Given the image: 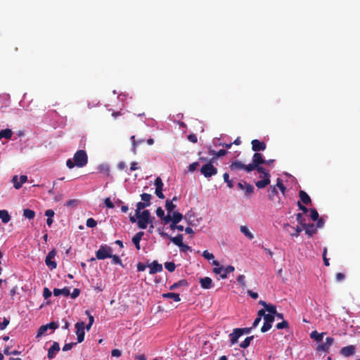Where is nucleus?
I'll return each instance as SVG.
<instances>
[{
	"label": "nucleus",
	"instance_id": "393cba45",
	"mask_svg": "<svg viewBox=\"0 0 360 360\" xmlns=\"http://www.w3.org/2000/svg\"><path fill=\"white\" fill-rule=\"evenodd\" d=\"M143 235L144 232L139 231L137 233H136L132 238V243L134 244L137 250H140V241Z\"/></svg>",
	"mask_w": 360,
	"mask_h": 360
},
{
	"label": "nucleus",
	"instance_id": "4d7b16f0",
	"mask_svg": "<svg viewBox=\"0 0 360 360\" xmlns=\"http://www.w3.org/2000/svg\"><path fill=\"white\" fill-rule=\"evenodd\" d=\"M9 324V320L4 317L3 321L0 323V330H4L7 326Z\"/></svg>",
	"mask_w": 360,
	"mask_h": 360
},
{
	"label": "nucleus",
	"instance_id": "09e8293b",
	"mask_svg": "<svg viewBox=\"0 0 360 360\" xmlns=\"http://www.w3.org/2000/svg\"><path fill=\"white\" fill-rule=\"evenodd\" d=\"M265 309L269 312L268 314H272L274 316L275 314H276L277 311L276 306L271 304H269Z\"/></svg>",
	"mask_w": 360,
	"mask_h": 360
},
{
	"label": "nucleus",
	"instance_id": "7ed1b4c3",
	"mask_svg": "<svg viewBox=\"0 0 360 360\" xmlns=\"http://www.w3.org/2000/svg\"><path fill=\"white\" fill-rule=\"evenodd\" d=\"M112 249L107 245H102L99 249L96 252V257L98 259L103 260L111 257Z\"/></svg>",
	"mask_w": 360,
	"mask_h": 360
},
{
	"label": "nucleus",
	"instance_id": "423d86ee",
	"mask_svg": "<svg viewBox=\"0 0 360 360\" xmlns=\"http://www.w3.org/2000/svg\"><path fill=\"white\" fill-rule=\"evenodd\" d=\"M238 188L244 191L245 195L248 198L250 197L254 192V187L251 184L245 181L238 183Z\"/></svg>",
	"mask_w": 360,
	"mask_h": 360
},
{
	"label": "nucleus",
	"instance_id": "f03ea898",
	"mask_svg": "<svg viewBox=\"0 0 360 360\" xmlns=\"http://www.w3.org/2000/svg\"><path fill=\"white\" fill-rule=\"evenodd\" d=\"M73 160L77 167H84L88 162V157L86 151L84 150H77L74 155Z\"/></svg>",
	"mask_w": 360,
	"mask_h": 360
},
{
	"label": "nucleus",
	"instance_id": "f8f14e48",
	"mask_svg": "<svg viewBox=\"0 0 360 360\" xmlns=\"http://www.w3.org/2000/svg\"><path fill=\"white\" fill-rule=\"evenodd\" d=\"M284 229L285 231L289 233L292 237H297L304 229L300 228L299 226L294 228L290 224H284Z\"/></svg>",
	"mask_w": 360,
	"mask_h": 360
},
{
	"label": "nucleus",
	"instance_id": "473e14b6",
	"mask_svg": "<svg viewBox=\"0 0 360 360\" xmlns=\"http://www.w3.org/2000/svg\"><path fill=\"white\" fill-rule=\"evenodd\" d=\"M13 135V131L10 129H6L0 131V139L4 138L9 139Z\"/></svg>",
	"mask_w": 360,
	"mask_h": 360
},
{
	"label": "nucleus",
	"instance_id": "dca6fc26",
	"mask_svg": "<svg viewBox=\"0 0 360 360\" xmlns=\"http://www.w3.org/2000/svg\"><path fill=\"white\" fill-rule=\"evenodd\" d=\"M27 181V176L26 175H21L19 181L18 176H14L12 179L13 186L16 189L21 188L22 185Z\"/></svg>",
	"mask_w": 360,
	"mask_h": 360
},
{
	"label": "nucleus",
	"instance_id": "9b49d317",
	"mask_svg": "<svg viewBox=\"0 0 360 360\" xmlns=\"http://www.w3.org/2000/svg\"><path fill=\"white\" fill-rule=\"evenodd\" d=\"M154 184L155 186V195L160 199H164L165 195L162 193L163 190V183L160 177H157L155 180Z\"/></svg>",
	"mask_w": 360,
	"mask_h": 360
},
{
	"label": "nucleus",
	"instance_id": "774afa93",
	"mask_svg": "<svg viewBox=\"0 0 360 360\" xmlns=\"http://www.w3.org/2000/svg\"><path fill=\"white\" fill-rule=\"evenodd\" d=\"M43 296L44 299H48L51 296V292L48 288H44Z\"/></svg>",
	"mask_w": 360,
	"mask_h": 360
},
{
	"label": "nucleus",
	"instance_id": "4c0bfd02",
	"mask_svg": "<svg viewBox=\"0 0 360 360\" xmlns=\"http://www.w3.org/2000/svg\"><path fill=\"white\" fill-rule=\"evenodd\" d=\"M176 207V205H174L172 201L170 200H167L165 202V208L169 213H171L174 208Z\"/></svg>",
	"mask_w": 360,
	"mask_h": 360
},
{
	"label": "nucleus",
	"instance_id": "bb28decb",
	"mask_svg": "<svg viewBox=\"0 0 360 360\" xmlns=\"http://www.w3.org/2000/svg\"><path fill=\"white\" fill-rule=\"evenodd\" d=\"M188 215V214H186L185 216H183L182 214L179 212H174L172 214V222H174V224H178L182 220L183 218L187 220Z\"/></svg>",
	"mask_w": 360,
	"mask_h": 360
},
{
	"label": "nucleus",
	"instance_id": "f257e3e1",
	"mask_svg": "<svg viewBox=\"0 0 360 360\" xmlns=\"http://www.w3.org/2000/svg\"><path fill=\"white\" fill-rule=\"evenodd\" d=\"M136 217L138 218V226L141 229H146L148 224L151 223L150 213L149 210H143L139 214H136Z\"/></svg>",
	"mask_w": 360,
	"mask_h": 360
},
{
	"label": "nucleus",
	"instance_id": "69168bd1",
	"mask_svg": "<svg viewBox=\"0 0 360 360\" xmlns=\"http://www.w3.org/2000/svg\"><path fill=\"white\" fill-rule=\"evenodd\" d=\"M77 200H69L66 202L65 205L67 207H75L77 205Z\"/></svg>",
	"mask_w": 360,
	"mask_h": 360
},
{
	"label": "nucleus",
	"instance_id": "603ef678",
	"mask_svg": "<svg viewBox=\"0 0 360 360\" xmlns=\"http://www.w3.org/2000/svg\"><path fill=\"white\" fill-rule=\"evenodd\" d=\"M271 326H272L271 323L264 322L263 326L261 328V332L262 333L267 332L269 330L271 329Z\"/></svg>",
	"mask_w": 360,
	"mask_h": 360
},
{
	"label": "nucleus",
	"instance_id": "7c9ffc66",
	"mask_svg": "<svg viewBox=\"0 0 360 360\" xmlns=\"http://www.w3.org/2000/svg\"><path fill=\"white\" fill-rule=\"evenodd\" d=\"M163 298H170L173 299L175 302H179L181 300L179 294L174 293V292H167L162 294Z\"/></svg>",
	"mask_w": 360,
	"mask_h": 360
},
{
	"label": "nucleus",
	"instance_id": "c756f323",
	"mask_svg": "<svg viewBox=\"0 0 360 360\" xmlns=\"http://www.w3.org/2000/svg\"><path fill=\"white\" fill-rule=\"evenodd\" d=\"M0 219H1L2 222L4 224L8 223L11 220V216L9 215L8 212L6 210H0Z\"/></svg>",
	"mask_w": 360,
	"mask_h": 360
},
{
	"label": "nucleus",
	"instance_id": "e433bc0d",
	"mask_svg": "<svg viewBox=\"0 0 360 360\" xmlns=\"http://www.w3.org/2000/svg\"><path fill=\"white\" fill-rule=\"evenodd\" d=\"M254 339V335L247 337L244 341L240 344V347L242 348H247L250 346V342Z\"/></svg>",
	"mask_w": 360,
	"mask_h": 360
},
{
	"label": "nucleus",
	"instance_id": "b1692460",
	"mask_svg": "<svg viewBox=\"0 0 360 360\" xmlns=\"http://www.w3.org/2000/svg\"><path fill=\"white\" fill-rule=\"evenodd\" d=\"M278 191L275 186H271L268 190V198L271 200H275V197H277L278 201H280V198L278 196Z\"/></svg>",
	"mask_w": 360,
	"mask_h": 360
},
{
	"label": "nucleus",
	"instance_id": "5fc2aeb1",
	"mask_svg": "<svg viewBox=\"0 0 360 360\" xmlns=\"http://www.w3.org/2000/svg\"><path fill=\"white\" fill-rule=\"evenodd\" d=\"M296 220L302 226H303L305 224L304 223V217H303L302 213H297L296 214Z\"/></svg>",
	"mask_w": 360,
	"mask_h": 360
},
{
	"label": "nucleus",
	"instance_id": "de8ad7c7",
	"mask_svg": "<svg viewBox=\"0 0 360 360\" xmlns=\"http://www.w3.org/2000/svg\"><path fill=\"white\" fill-rule=\"evenodd\" d=\"M210 153L211 155H216L217 157H221V156L225 155L227 153V151L224 149H221L218 152H216L215 150H210Z\"/></svg>",
	"mask_w": 360,
	"mask_h": 360
},
{
	"label": "nucleus",
	"instance_id": "f704fd0d",
	"mask_svg": "<svg viewBox=\"0 0 360 360\" xmlns=\"http://www.w3.org/2000/svg\"><path fill=\"white\" fill-rule=\"evenodd\" d=\"M324 333H318L317 331L314 330V331H312L310 334V337L311 338H314L316 341L317 342H320L322 340L323 338V335H324Z\"/></svg>",
	"mask_w": 360,
	"mask_h": 360
},
{
	"label": "nucleus",
	"instance_id": "49530a36",
	"mask_svg": "<svg viewBox=\"0 0 360 360\" xmlns=\"http://www.w3.org/2000/svg\"><path fill=\"white\" fill-rule=\"evenodd\" d=\"M151 195L148 193H143L141 195V198L145 203H149L150 205Z\"/></svg>",
	"mask_w": 360,
	"mask_h": 360
},
{
	"label": "nucleus",
	"instance_id": "aec40b11",
	"mask_svg": "<svg viewBox=\"0 0 360 360\" xmlns=\"http://www.w3.org/2000/svg\"><path fill=\"white\" fill-rule=\"evenodd\" d=\"M229 167H230V169L231 170H241V169H244L246 172H248V165H245L243 163H242L241 162L238 161V160H236V161L233 162L230 165Z\"/></svg>",
	"mask_w": 360,
	"mask_h": 360
},
{
	"label": "nucleus",
	"instance_id": "a18cd8bd",
	"mask_svg": "<svg viewBox=\"0 0 360 360\" xmlns=\"http://www.w3.org/2000/svg\"><path fill=\"white\" fill-rule=\"evenodd\" d=\"M310 212V217L313 221H316L319 219V213L315 208H311L309 210Z\"/></svg>",
	"mask_w": 360,
	"mask_h": 360
},
{
	"label": "nucleus",
	"instance_id": "412c9836",
	"mask_svg": "<svg viewBox=\"0 0 360 360\" xmlns=\"http://www.w3.org/2000/svg\"><path fill=\"white\" fill-rule=\"evenodd\" d=\"M241 335V331L239 328L233 329V332L229 335L231 345H235Z\"/></svg>",
	"mask_w": 360,
	"mask_h": 360
},
{
	"label": "nucleus",
	"instance_id": "4be33fe9",
	"mask_svg": "<svg viewBox=\"0 0 360 360\" xmlns=\"http://www.w3.org/2000/svg\"><path fill=\"white\" fill-rule=\"evenodd\" d=\"M302 227L304 229L306 234H307L309 237L312 236L316 233V227L313 224H304Z\"/></svg>",
	"mask_w": 360,
	"mask_h": 360
},
{
	"label": "nucleus",
	"instance_id": "2eb2a0df",
	"mask_svg": "<svg viewBox=\"0 0 360 360\" xmlns=\"http://www.w3.org/2000/svg\"><path fill=\"white\" fill-rule=\"evenodd\" d=\"M355 350L356 347L354 345H348L342 347L340 351V354L345 357H349L354 354Z\"/></svg>",
	"mask_w": 360,
	"mask_h": 360
},
{
	"label": "nucleus",
	"instance_id": "9d476101",
	"mask_svg": "<svg viewBox=\"0 0 360 360\" xmlns=\"http://www.w3.org/2000/svg\"><path fill=\"white\" fill-rule=\"evenodd\" d=\"M56 255V250H52L48 253V255L46 257L45 263L46 266L50 268L51 270L56 269L57 266L56 262L52 260L55 257Z\"/></svg>",
	"mask_w": 360,
	"mask_h": 360
},
{
	"label": "nucleus",
	"instance_id": "338daca9",
	"mask_svg": "<svg viewBox=\"0 0 360 360\" xmlns=\"http://www.w3.org/2000/svg\"><path fill=\"white\" fill-rule=\"evenodd\" d=\"M104 203L108 208H113L114 205L110 198H106L104 200Z\"/></svg>",
	"mask_w": 360,
	"mask_h": 360
},
{
	"label": "nucleus",
	"instance_id": "bf43d9fd",
	"mask_svg": "<svg viewBox=\"0 0 360 360\" xmlns=\"http://www.w3.org/2000/svg\"><path fill=\"white\" fill-rule=\"evenodd\" d=\"M181 252H186L187 251H192L191 247L188 246V245H186L183 243L180 247H179Z\"/></svg>",
	"mask_w": 360,
	"mask_h": 360
},
{
	"label": "nucleus",
	"instance_id": "c85d7f7f",
	"mask_svg": "<svg viewBox=\"0 0 360 360\" xmlns=\"http://www.w3.org/2000/svg\"><path fill=\"white\" fill-rule=\"evenodd\" d=\"M213 272L216 274H219L220 278L224 279L226 278V274L225 271V267L223 266L219 267H214L213 269Z\"/></svg>",
	"mask_w": 360,
	"mask_h": 360
},
{
	"label": "nucleus",
	"instance_id": "39448f33",
	"mask_svg": "<svg viewBox=\"0 0 360 360\" xmlns=\"http://www.w3.org/2000/svg\"><path fill=\"white\" fill-rule=\"evenodd\" d=\"M200 172L205 177L209 178L217 174V169L211 162H208L200 168Z\"/></svg>",
	"mask_w": 360,
	"mask_h": 360
},
{
	"label": "nucleus",
	"instance_id": "79ce46f5",
	"mask_svg": "<svg viewBox=\"0 0 360 360\" xmlns=\"http://www.w3.org/2000/svg\"><path fill=\"white\" fill-rule=\"evenodd\" d=\"M223 178L224 181L227 184V186L230 188L233 187V180L229 179V175L228 173H224L223 175Z\"/></svg>",
	"mask_w": 360,
	"mask_h": 360
},
{
	"label": "nucleus",
	"instance_id": "58836bf2",
	"mask_svg": "<svg viewBox=\"0 0 360 360\" xmlns=\"http://www.w3.org/2000/svg\"><path fill=\"white\" fill-rule=\"evenodd\" d=\"M98 170L101 173L105 174L106 176L110 175V168L106 165H102L98 167Z\"/></svg>",
	"mask_w": 360,
	"mask_h": 360
},
{
	"label": "nucleus",
	"instance_id": "6e6d98bb",
	"mask_svg": "<svg viewBox=\"0 0 360 360\" xmlns=\"http://www.w3.org/2000/svg\"><path fill=\"white\" fill-rule=\"evenodd\" d=\"M274 316L272 314H266L264 316V322L271 323L274 321Z\"/></svg>",
	"mask_w": 360,
	"mask_h": 360
},
{
	"label": "nucleus",
	"instance_id": "680f3d73",
	"mask_svg": "<svg viewBox=\"0 0 360 360\" xmlns=\"http://www.w3.org/2000/svg\"><path fill=\"white\" fill-rule=\"evenodd\" d=\"M4 353L6 354V355H11V354H13V355H18L20 354L19 352H18L17 350H13V351H11L9 350V348L8 347H6L4 349Z\"/></svg>",
	"mask_w": 360,
	"mask_h": 360
},
{
	"label": "nucleus",
	"instance_id": "2f4dec72",
	"mask_svg": "<svg viewBox=\"0 0 360 360\" xmlns=\"http://www.w3.org/2000/svg\"><path fill=\"white\" fill-rule=\"evenodd\" d=\"M188 283L186 279L179 280L178 282L174 283L169 287V290H172L181 286H188Z\"/></svg>",
	"mask_w": 360,
	"mask_h": 360
},
{
	"label": "nucleus",
	"instance_id": "cd10ccee",
	"mask_svg": "<svg viewBox=\"0 0 360 360\" xmlns=\"http://www.w3.org/2000/svg\"><path fill=\"white\" fill-rule=\"evenodd\" d=\"M299 196L304 204L309 205V203H311V198L305 191L302 190L300 191Z\"/></svg>",
	"mask_w": 360,
	"mask_h": 360
},
{
	"label": "nucleus",
	"instance_id": "c9c22d12",
	"mask_svg": "<svg viewBox=\"0 0 360 360\" xmlns=\"http://www.w3.org/2000/svg\"><path fill=\"white\" fill-rule=\"evenodd\" d=\"M23 216L29 219H32L35 217V212L30 209H25L23 210Z\"/></svg>",
	"mask_w": 360,
	"mask_h": 360
},
{
	"label": "nucleus",
	"instance_id": "864d4df0",
	"mask_svg": "<svg viewBox=\"0 0 360 360\" xmlns=\"http://www.w3.org/2000/svg\"><path fill=\"white\" fill-rule=\"evenodd\" d=\"M161 219H162L165 224H169L170 221L172 222V216H171L170 213L169 212L166 216L164 215V217Z\"/></svg>",
	"mask_w": 360,
	"mask_h": 360
},
{
	"label": "nucleus",
	"instance_id": "13d9d810",
	"mask_svg": "<svg viewBox=\"0 0 360 360\" xmlns=\"http://www.w3.org/2000/svg\"><path fill=\"white\" fill-rule=\"evenodd\" d=\"M77 345V342H70V343L65 344L63 347V351H64V352L69 351L73 347L74 345Z\"/></svg>",
	"mask_w": 360,
	"mask_h": 360
},
{
	"label": "nucleus",
	"instance_id": "0eeeda50",
	"mask_svg": "<svg viewBox=\"0 0 360 360\" xmlns=\"http://www.w3.org/2000/svg\"><path fill=\"white\" fill-rule=\"evenodd\" d=\"M159 234L165 238H169L170 240L178 247H180L184 243H183V235L182 234H178L175 237H169V235L160 230V229H158Z\"/></svg>",
	"mask_w": 360,
	"mask_h": 360
},
{
	"label": "nucleus",
	"instance_id": "4468645a",
	"mask_svg": "<svg viewBox=\"0 0 360 360\" xmlns=\"http://www.w3.org/2000/svg\"><path fill=\"white\" fill-rule=\"evenodd\" d=\"M252 149L255 152L263 151L266 149V143L258 139H254L251 142Z\"/></svg>",
	"mask_w": 360,
	"mask_h": 360
},
{
	"label": "nucleus",
	"instance_id": "f3484780",
	"mask_svg": "<svg viewBox=\"0 0 360 360\" xmlns=\"http://www.w3.org/2000/svg\"><path fill=\"white\" fill-rule=\"evenodd\" d=\"M263 178L264 179L262 180L257 181V182H255V185H256V186L258 188H264L266 186H268L270 184V182H271V180H270V178H271L270 173L265 174V176H263Z\"/></svg>",
	"mask_w": 360,
	"mask_h": 360
},
{
	"label": "nucleus",
	"instance_id": "6e6552de",
	"mask_svg": "<svg viewBox=\"0 0 360 360\" xmlns=\"http://www.w3.org/2000/svg\"><path fill=\"white\" fill-rule=\"evenodd\" d=\"M75 328L77 329L76 334L77 336V342L80 343L84 341V328H85V323L83 321L77 322L75 324Z\"/></svg>",
	"mask_w": 360,
	"mask_h": 360
},
{
	"label": "nucleus",
	"instance_id": "c03bdc74",
	"mask_svg": "<svg viewBox=\"0 0 360 360\" xmlns=\"http://www.w3.org/2000/svg\"><path fill=\"white\" fill-rule=\"evenodd\" d=\"M165 267L169 272H173L175 270L176 265L173 262H167L165 263Z\"/></svg>",
	"mask_w": 360,
	"mask_h": 360
},
{
	"label": "nucleus",
	"instance_id": "a211bd4d",
	"mask_svg": "<svg viewBox=\"0 0 360 360\" xmlns=\"http://www.w3.org/2000/svg\"><path fill=\"white\" fill-rule=\"evenodd\" d=\"M148 266L150 267V274H155L158 272H161L163 269L162 264H159L158 261H153L150 264L148 265Z\"/></svg>",
	"mask_w": 360,
	"mask_h": 360
},
{
	"label": "nucleus",
	"instance_id": "ddd939ff",
	"mask_svg": "<svg viewBox=\"0 0 360 360\" xmlns=\"http://www.w3.org/2000/svg\"><path fill=\"white\" fill-rule=\"evenodd\" d=\"M334 342V338L332 337H327L326 341L322 344L319 345L317 347V350H321L325 352H328L330 347Z\"/></svg>",
	"mask_w": 360,
	"mask_h": 360
},
{
	"label": "nucleus",
	"instance_id": "6ab92c4d",
	"mask_svg": "<svg viewBox=\"0 0 360 360\" xmlns=\"http://www.w3.org/2000/svg\"><path fill=\"white\" fill-rule=\"evenodd\" d=\"M60 351V345L57 342H53L52 346L49 349L47 356L49 359L54 358L55 354Z\"/></svg>",
	"mask_w": 360,
	"mask_h": 360
},
{
	"label": "nucleus",
	"instance_id": "5701e85b",
	"mask_svg": "<svg viewBox=\"0 0 360 360\" xmlns=\"http://www.w3.org/2000/svg\"><path fill=\"white\" fill-rule=\"evenodd\" d=\"M200 283L202 288L210 289L212 288V280L210 277L200 278Z\"/></svg>",
	"mask_w": 360,
	"mask_h": 360
},
{
	"label": "nucleus",
	"instance_id": "20e7f679",
	"mask_svg": "<svg viewBox=\"0 0 360 360\" xmlns=\"http://www.w3.org/2000/svg\"><path fill=\"white\" fill-rule=\"evenodd\" d=\"M264 163V159L263 156L259 153H254L252 156V162L248 165V172H252L255 170V167H257L259 165Z\"/></svg>",
	"mask_w": 360,
	"mask_h": 360
},
{
	"label": "nucleus",
	"instance_id": "72a5a7b5",
	"mask_svg": "<svg viewBox=\"0 0 360 360\" xmlns=\"http://www.w3.org/2000/svg\"><path fill=\"white\" fill-rule=\"evenodd\" d=\"M240 230L248 239L252 240L254 238L253 234L246 226H240Z\"/></svg>",
	"mask_w": 360,
	"mask_h": 360
},
{
	"label": "nucleus",
	"instance_id": "1a4fd4ad",
	"mask_svg": "<svg viewBox=\"0 0 360 360\" xmlns=\"http://www.w3.org/2000/svg\"><path fill=\"white\" fill-rule=\"evenodd\" d=\"M58 326H59L58 323L54 322V321L40 326L39 328L38 329L37 338H39V337L43 335L48 330V329L55 330V329L58 328Z\"/></svg>",
	"mask_w": 360,
	"mask_h": 360
},
{
	"label": "nucleus",
	"instance_id": "e2e57ef3",
	"mask_svg": "<svg viewBox=\"0 0 360 360\" xmlns=\"http://www.w3.org/2000/svg\"><path fill=\"white\" fill-rule=\"evenodd\" d=\"M255 169H256L259 173L263 174V176H265V174L269 173L268 170L260 165H259L257 167H255Z\"/></svg>",
	"mask_w": 360,
	"mask_h": 360
},
{
	"label": "nucleus",
	"instance_id": "0e129e2a",
	"mask_svg": "<svg viewBox=\"0 0 360 360\" xmlns=\"http://www.w3.org/2000/svg\"><path fill=\"white\" fill-rule=\"evenodd\" d=\"M237 281L241 285L243 288L245 287V276L244 275H240L237 278Z\"/></svg>",
	"mask_w": 360,
	"mask_h": 360
},
{
	"label": "nucleus",
	"instance_id": "8fccbe9b",
	"mask_svg": "<svg viewBox=\"0 0 360 360\" xmlns=\"http://www.w3.org/2000/svg\"><path fill=\"white\" fill-rule=\"evenodd\" d=\"M86 224L89 228H94V227H95L97 225V222H96V221L94 219L89 218L86 220Z\"/></svg>",
	"mask_w": 360,
	"mask_h": 360
},
{
	"label": "nucleus",
	"instance_id": "a878e982",
	"mask_svg": "<svg viewBox=\"0 0 360 360\" xmlns=\"http://www.w3.org/2000/svg\"><path fill=\"white\" fill-rule=\"evenodd\" d=\"M53 293L54 296H59L63 295L65 297H68L70 295V289L67 287L63 289L54 288L53 290Z\"/></svg>",
	"mask_w": 360,
	"mask_h": 360
},
{
	"label": "nucleus",
	"instance_id": "052dcab7",
	"mask_svg": "<svg viewBox=\"0 0 360 360\" xmlns=\"http://www.w3.org/2000/svg\"><path fill=\"white\" fill-rule=\"evenodd\" d=\"M202 256L208 260L213 259L214 257V255L212 253L209 252L207 250H205L202 252Z\"/></svg>",
	"mask_w": 360,
	"mask_h": 360
},
{
	"label": "nucleus",
	"instance_id": "3c124183",
	"mask_svg": "<svg viewBox=\"0 0 360 360\" xmlns=\"http://www.w3.org/2000/svg\"><path fill=\"white\" fill-rule=\"evenodd\" d=\"M289 324L287 321L283 320L282 322L277 323L276 328L277 329H283L288 328Z\"/></svg>",
	"mask_w": 360,
	"mask_h": 360
},
{
	"label": "nucleus",
	"instance_id": "ea45409f",
	"mask_svg": "<svg viewBox=\"0 0 360 360\" xmlns=\"http://www.w3.org/2000/svg\"><path fill=\"white\" fill-rule=\"evenodd\" d=\"M276 186H277L280 189V191H281L283 195H285V191L286 190V188L284 186V184L283 183V180L281 179H280V178L277 179V182H276Z\"/></svg>",
	"mask_w": 360,
	"mask_h": 360
},
{
	"label": "nucleus",
	"instance_id": "a19ab883",
	"mask_svg": "<svg viewBox=\"0 0 360 360\" xmlns=\"http://www.w3.org/2000/svg\"><path fill=\"white\" fill-rule=\"evenodd\" d=\"M149 206V203H145L143 202H139L136 204V214H139L141 210L144 209L146 207Z\"/></svg>",
	"mask_w": 360,
	"mask_h": 360
},
{
	"label": "nucleus",
	"instance_id": "37998d69",
	"mask_svg": "<svg viewBox=\"0 0 360 360\" xmlns=\"http://www.w3.org/2000/svg\"><path fill=\"white\" fill-rule=\"evenodd\" d=\"M109 258L112 259V264H119V265L123 266L122 262V260L120 259V258L118 256L114 255L112 253L111 254V257H110Z\"/></svg>",
	"mask_w": 360,
	"mask_h": 360
}]
</instances>
